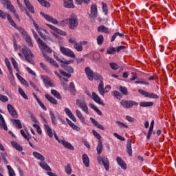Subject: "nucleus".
I'll return each mask as SVG.
<instances>
[{
    "label": "nucleus",
    "mask_w": 176,
    "mask_h": 176,
    "mask_svg": "<svg viewBox=\"0 0 176 176\" xmlns=\"http://www.w3.org/2000/svg\"><path fill=\"white\" fill-rule=\"evenodd\" d=\"M19 94H21V96H22V97H23L25 98V100H28V96H27V94H25V92H24V90H23V89L19 88Z\"/></svg>",
    "instance_id": "3c124183"
},
{
    "label": "nucleus",
    "mask_w": 176,
    "mask_h": 176,
    "mask_svg": "<svg viewBox=\"0 0 176 176\" xmlns=\"http://www.w3.org/2000/svg\"><path fill=\"white\" fill-rule=\"evenodd\" d=\"M98 15V10L97 8V4L94 3L91 6L89 17L90 19H96Z\"/></svg>",
    "instance_id": "9d476101"
},
{
    "label": "nucleus",
    "mask_w": 176,
    "mask_h": 176,
    "mask_svg": "<svg viewBox=\"0 0 176 176\" xmlns=\"http://www.w3.org/2000/svg\"><path fill=\"white\" fill-rule=\"evenodd\" d=\"M85 71L89 80H93V76L94 74L93 70H91V69H90L89 67H85Z\"/></svg>",
    "instance_id": "f3484780"
},
{
    "label": "nucleus",
    "mask_w": 176,
    "mask_h": 176,
    "mask_svg": "<svg viewBox=\"0 0 176 176\" xmlns=\"http://www.w3.org/2000/svg\"><path fill=\"white\" fill-rule=\"evenodd\" d=\"M111 69H114L115 71H116V69H119V66L118 65V64L115 63H111L109 64Z\"/></svg>",
    "instance_id": "e2e57ef3"
},
{
    "label": "nucleus",
    "mask_w": 176,
    "mask_h": 176,
    "mask_svg": "<svg viewBox=\"0 0 176 176\" xmlns=\"http://www.w3.org/2000/svg\"><path fill=\"white\" fill-rule=\"evenodd\" d=\"M33 35L39 46V47H42L43 50H45V52H47L48 53H52V49L47 45L46 43L43 42L41 38H39V36H38V34L36 32H33Z\"/></svg>",
    "instance_id": "f257e3e1"
},
{
    "label": "nucleus",
    "mask_w": 176,
    "mask_h": 176,
    "mask_svg": "<svg viewBox=\"0 0 176 176\" xmlns=\"http://www.w3.org/2000/svg\"><path fill=\"white\" fill-rule=\"evenodd\" d=\"M120 105H122L123 108L129 109L130 108H133V107H138V102L133 100H122L120 101Z\"/></svg>",
    "instance_id": "20e7f679"
},
{
    "label": "nucleus",
    "mask_w": 176,
    "mask_h": 176,
    "mask_svg": "<svg viewBox=\"0 0 176 176\" xmlns=\"http://www.w3.org/2000/svg\"><path fill=\"white\" fill-rule=\"evenodd\" d=\"M78 16L76 14H72L69 18V28L70 30H75L78 27Z\"/></svg>",
    "instance_id": "39448f33"
},
{
    "label": "nucleus",
    "mask_w": 176,
    "mask_h": 176,
    "mask_svg": "<svg viewBox=\"0 0 176 176\" xmlns=\"http://www.w3.org/2000/svg\"><path fill=\"white\" fill-rule=\"evenodd\" d=\"M5 5L7 6V9L10 10V12H12L14 13V16L15 18H16L19 21H20V18L19 17V14L16 12V10L14 9V6L12 4V2H10V0H6V3H4Z\"/></svg>",
    "instance_id": "6e6552de"
},
{
    "label": "nucleus",
    "mask_w": 176,
    "mask_h": 176,
    "mask_svg": "<svg viewBox=\"0 0 176 176\" xmlns=\"http://www.w3.org/2000/svg\"><path fill=\"white\" fill-rule=\"evenodd\" d=\"M54 136L55 137V139L56 140V141H58V142H59V144H62L63 145V146H65V148H66L67 149H69L70 151H74L75 148L72 146V145L69 143L68 142L65 141V140H63L58 138V136H57V133H56V131H54Z\"/></svg>",
    "instance_id": "423d86ee"
},
{
    "label": "nucleus",
    "mask_w": 176,
    "mask_h": 176,
    "mask_svg": "<svg viewBox=\"0 0 176 176\" xmlns=\"http://www.w3.org/2000/svg\"><path fill=\"white\" fill-rule=\"evenodd\" d=\"M8 16H9V14L4 12L3 11L0 10L1 19H3L5 20L6 19H8Z\"/></svg>",
    "instance_id": "6e6d98bb"
},
{
    "label": "nucleus",
    "mask_w": 176,
    "mask_h": 176,
    "mask_svg": "<svg viewBox=\"0 0 176 176\" xmlns=\"http://www.w3.org/2000/svg\"><path fill=\"white\" fill-rule=\"evenodd\" d=\"M96 41H97L98 45H102V43H104V36H102V35H99V36L97 37Z\"/></svg>",
    "instance_id": "de8ad7c7"
},
{
    "label": "nucleus",
    "mask_w": 176,
    "mask_h": 176,
    "mask_svg": "<svg viewBox=\"0 0 176 176\" xmlns=\"http://www.w3.org/2000/svg\"><path fill=\"white\" fill-rule=\"evenodd\" d=\"M42 6H45V8H50V3L45 1V0H37Z\"/></svg>",
    "instance_id": "49530a36"
},
{
    "label": "nucleus",
    "mask_w": 176,
    "mask_h": 176,
    "mask_svg": "<svg viewBox=\"0 0 176 176\" xmlns=\"http://www.w3.org/2000/svg\"><path fill=\"white\" fill-rule=\"evenodd\" d=\"M44 129L48 137H50V138H53V131L52 130V128L47 124H44Z\"/></svg>",
    "instance_id": "393cba45"
},
{
    "label": "nucleus",
    "mask_w": 176,
    "mask_h": 176,
    "mask_svg": "<svg viewBox=\"0 0 176 176\" xmlns=\"http://www.w3.org/2000/svg\"><path fill=\"white\" fill-rule=\"evenodd\" d=\"M116 162L123 170H126L127 168V165L124 163V161L120 158V157H117Z\"/></svg>",
    "instance_id": "4be33fe9"
},
{
    "label": "nucleus",
    "mask_w": 176,
    "mask_h": 176,
    "mask_svg": "<svg viewBox=\"0 0 176 176\" xmlns=\"http://www.w3.org/2000/svg\"><path fill=\"white\" fill-rule=\"evenodd\" d=\"M116 52V48H115L113 47H110L107 50V54H114Z\"/></svg>",
    "instance_id": "864d4df0"
},
{
    "label": "nucleus",
    "mask_w": 176,
    "mask_h": 176,
    "mask_svg": "<svg viewBox=\"0 0 176 176\" xmlns=\"http://www.w3.org/2000/svg\"><path fill=\"white\" fill-rule=\"evenodd\" d=\"M0 129H3L6 131H8V126L6 125L5 118H3L2 114H0Z\"/></svg>",
    "instance_id": "a211bd4d"
},
{
    "label": "nucleus",
    "mask_w": 176,
    "mask_h": 176,
    "mask_svg": "<svg viewBox=\"0 0 176 176\" xmlns=\"http://www.w3.org/2000/svg\"><path fill=\"white\" fill-rule=\"evenodd\" d=\"M65 171H66L67 174H71V173H72V168H71V165L67 164L65 166Z\"/></svg>",
    "instance_id": "69168bd1"
},
{
    "label": "nucleus",
    "mask_w": 176,
    "mask_h": 176,
    "mask_svg": "<svg viewBox=\"0 0 176 176\" xmlns=\"http://www.w3.org/2000/svg\"><path fill=\"white\" fill-rule=\"evenodd\" d=\"M60 50L61 53L64 54V56H67V57H71V58H75V57H76L75 53H74V52H72L69 48H66L65 47H60Z\"/></svg>",
    "instance_id": "1a4fd4ad"
},
{
    "label": "nucleus",
    "mask_w": 176,
    "mask_h": 176,
    "mask_svg": "<svg viewBox=\"0 0 176 176\" xmlns=\"http://www.w3.org/2000/svg\"><path fill=\"white\" fill-rule=\"evenodd\" d=\"M38 164L45 171H52V168L45 161L40 162Z\"/></svg>",
    "instance_id": "412c9836"
},
{
    "label": "nucleus",
    "mask_w": 176,
    "mask_h": 176,
    "mask_svg": "<svg viewBox=\"0 0 176 176\" xmlns=\"http://www.w3.org/2000/svg\"><path fill=\"white\" fill-rule=\"evenodd\" d=\"M98 91L100 93V94L102 96H104L105 93H108L109 91V90H106L104 89V82H102V80H101L99 85H98Z\"/></svg>",
    "instance_id": "dca6fc26"
},
{
    "label": "nucleus",
    "mask_w": 176,
    "mask_h": 176,
    "mask_svg": "<svg viewBox=\"0 0 176 176\" xmlns=\"http://www.w3.org/2000/svg\"><path fill=\"white\" fill-rule=\"evenodd\" d=\"M113 94L114 97L118 98V100H120L122 98V95L120 94V92H119L118 91H114L113 92Z\"/></svg>",
    "instance_id": "052dcab7"
},
{
    "label": "nucleus",
    "mask_w": 176,
    "mask_h": 176,
    "mask_svg": "<svg viewBox=\"0 0 176 176\" xmlns=\"http://www.w3.org/2000/svg\"><path fill=\"white\" fill-rule=\"evenodd\" d=\"M14 122L17 126V129H23V126L21 125V122L20 120H14Z\"/></svg>",
    "instance_id": "680f3d73"
},
{
    "label": "nucleus",
    "mask_w": 176,
    "mask_h": 176,
    "mask_svg": "<svg viewBox=\"0 0 176 176\" xmlns=\"http://www.w3.org/2000/svg\"><path fill=\"white\" fill-rule=\"evenodd\" d=\"M7 19L9 23L11 24L12 27H16V23H14V21H13V19H12V16H10V15H8Z\"/></svg>",
    "instance_id": "bf43d9fd"
},
{
    "label": "nucleus",
    "mask_w": 176,
    "mask_h": 176,
    "mask_svg": "<svg viewBox=\"0 0 176 176\" xmlns=\"http://www.w3.org/2000/svg\"><path fill=\"white\" fill-rule=\"evenodd\" d=\"M29 83L30 86L34 89V90H35L36 91H40L39 89H38V87H36L35 83H34L32 81H29Z\"/></svg>",
    "instance_id": "338daca9"
},
{
    "label": "nucleus",
    "mask_w": 176,
    "mask_h": 176,
    "mask_svg": "<svg viewBox=\"0 0 176 176\" xmlns=\"http://www.w3.org/2000/svg\"><path fill=\"white\" fill-rule=\"evenodd\" d=\"M98 32H104V34H109V30L104 25H100L98 28Z\"/></svg>",
    "instance_id": "72a5a7b5"
},
{
    "label": "nucleus",
    "mask_w": 176,
    "mask_h": 176,
    "mask_svg": "<svg viewBox=\"0 0 176 176\" xmlns=\"http://www.w3.org/2000/svg\"><path fill=\"white\" fill-rule=\"evenodd\" d=\"M6 65H7L8 69L10 72V75H11V76H13V70L12 69V66L10 65V62L8 61L6 63Z\"/></svg>",
    "instance_id": "13d9d810"
},
{
    "label": "nucleus",
    "mask_w": 176,
    "mask_h": 176,
    "mask_svg": "<svg viewBox=\"0 0 176 176\" xmlns=\"http://www.w3.org/2000/svg\"><path fill=\"white\" fill-rule=\"evenodd\" d=\"M24 3L27 8V9L30 12V13H35V10H34V7L32 5H31V3H30V1L28 0H24Z\"/></svg>",
    "instance_id": "5701e85b"
},
{
    "label": "nucleus",
    "mask_w": 176,
    "mask_h": 176,
    "mask_svg": "<svg viewBox=\"0 0 176 176\" xmlns=\"http://www.w3.org/2000/svg\"><path fill=\"white\" fill-rule=\"evenodd\" d=\"M41 16H43V17H44V19L45 20H47V21H50V23H52V24H58V21H57V19L53 18V16H51L48 14H46L43 12H41Z\"/></svg>",
    "instance_id": "4468645a"
},
{
    "label": "nucleus",
    "mask_w": 176,
    "mask_h": 176,
    "mask_svg": "<svg viewBox=\"0 0 176 176\" xmlns=\"http://www.w3.org/2000/svg\"><path fill=\"white\" fill-rule=\"evenodd\" d=\"M92 133L99 141H101V135L96 130H92Z\"/></svg>",
    "instance_id": "0e129e2a"
},
{
    "label": "nucleus",
    "mask_w": 176,
    "mask_h": 176,
    "mask_svg": "<svg viewBox=\"0 0 176 176\" xmlns=\"http://www.w3.org/2000/svg\"><path fill=\"white\" fill-rule=\"evenodd\" d=\"M76 113L78 119H80V120H81V122L84 123V124H86V120L85 119L83 114H82V112L79 109H76Z\"/></svg>",
    "instance_id": "bb28decb"
},
{
    "label": "nucleus",
    "mask_w": 176,
    "mask_h": 176,
    "mask_svg": "<svg viewBox=\"0 0 176 176\" xmlns=\"http://www.w3.org/2000/svg\"><path fill=\"white\" fill-rule=\"evenodd\" d=\"M22 53L28 63L32 64V58H34V54L28 47H25L22 49Z\"/></svg>",
    "instance_id": "7ed1b4c3"
},
{
    "label": "nucleus",
    "mask_w": 176,
    "mask_h": 176,
    "mask_svg": "<svg viewBox=\"0 0 176 176\" xmlns=\"http://www.w3.org/2000/svg\"><path fill=\"white\" fill-rule=\"evenodd\" d=\"M124 34L123 33H119V32H116L111 37V42H114L115 39H119V38H124Z\"/></svg>",
    "instance_id": "c85d7f7f"
},
{
    "label": "nucleus",
    "mask_w": 176,
    "mask_h": 176,
    "mask_svg": "<svg viewBox=\"0 0 176 176\" xmlns=\"http://www.w3.org/2000/svg\"><path fill=\"white\" fill-rule=\"evenodd\" d=\"M74 47L77 52H82L83 50V46H82V44L80 42L76 43Z\"/></svg>",
    "instance_id": "58836bf2"
},
{
    "label": "nucleus",
    "mask_w": 176,
    "mask_h": 176,
    "mask_svg": "<svg viewBox=\"0 0 176 176\" xmlns=\"http://www.w3.org/2000/svg\"><path fill=\"white\" fill-rule=\"evenodd\" d=\"M7 109L9 113L12 116V118H15V119H17V118H19V114L17 113V111H16V109H14V107L12 104H8L7 105Z\"/></svg>",
    "instance_id": "ddd939ff"
},
{
    "label": "nucleus",
    "mask_w": 176,
    "mask_h": 176,
    "mask_svg": "<svg viewBox=\"0 0 176 176\" xmlns=\"http://www.w3.org/2000/svg\"><path fill=\"white\" fill-rule=\"evenodd\" d=\"M59 72H60V75H62V76H64V78H71V76H72V74H69V73H67V72H66L65 71H64V70L60 69V70H59Z\"/></svg>",
    "instance_id": "c03bdc74"
},
{
    "label": "nucleus",
    "mask_w": 176,
    "mask_h": 176,
    "mask_svg": "<svg viewBox=\"0 0 176 176\" xmlns=\"http://www.w3.org/2000/svg\"><path fill=\"white\" fill-rule=\"evenodd\" d=\"M153 126H155V121L152 120L147 134V140H149V138H151V135H152V132L153 131Z\"/></svg>",
    "instance_id": "c9c22d12"
},
{
    "label": "nucleus",
    "mask_w": 176,
    "mask_h": 176,
    "mask_svg": "<svg viewBox=\"0 0 176 176\" xmlns=\"http://www.w3.org/2000/svg\"><path fill=\"white\" fill-rule=\"evenodd\" d=\"M33 156L40 162H45V157L36 151L33 152Z\"/></svg>",
    "instance_id": "cd10ccee"
},
{
    "label": "nucleus",
    "mask_w": 176,
    "mask_h": 176,
    "mask_svg": "<svg viewBox=\"0 0 176 176\" xmlns=\"http://www.w3.org/2000/svg\"><path fill=\"white\" fill-rule=\"evenodd\" d=\"M7 168L8 170L9 176H16V173H14V170L12 168V166H10V165H8Z\"/></svg>",
    "instance_id": "a18cd8bd"
},
{
    "label": "nucleus",
    "mask_w": 176,
    "mask_h": 176,
    "mask_svg": "<svg viewBox=\"0 0 176 176\" xmlns=\"http://www.w3.org/2000/svg\"><path fill=\"white\" fill-rule=\"evenodd\" d=\"M76 105L78 106V108H80L82 111L86 113V115H89V107H87V104L86 101H85L84 98H80L76 100Z\"/></svg>",
    "instance_id": "f03ea898"
},
{
    "label": "nucleus",
    "mask_w": 176,
    "mask_h": 176,
    "mask_svg": "<svg viewBox=\"0 0 176 176\" xmlns=\"http://www.w3.org/2000/svg\"><path fill=\"white\" fill-rule=\"evenodd\" d=\"M16 75L19 80H20L22 83V85H24V86H26V87H30V85L28 84V82L23 78H22L21 76L19 74V73H16Z\"/></svg>",
    "instance_id": "473e14b6"
},
{
    "label": "nucleus",
    "mask_w": 176,
    "mask_h": 176,
    "mask_svg": "<svg viewBox=\"0 0 176 176\" xmlns=\"http://www.w3.org/2000/svg\"><path fill=\"white\" fill-rule=\"evenodd\" d=\"M90 120L93 123V124L98 127V129H100V130H105V128L103 127V126L101 125V124L98 123V122L95 120L94 118H90Z\"/></svg>",
    "instance_id": "7c9ffc66"
},
{
    "label": "nucleus",
    "mask_w": 176,
    "mask_h": 176,
    "mask_svg": "<svg viewBox=\"0 0 176 176\" xmlns=\"http://www.w3.org/2000/svg\"><path fill=\"white\" fill-rule=\"evenodd\" d=\"M92 100L95 101L97 104H99V105H102V107H104L105 105V103L102 102V100H101V98L96 94V92H92Z\"/></svg>",
    "instance_id": "2eb2a0df"
},
{
    "label": "nucleus",
    "mask_w": 176,
    "mask_h": 176,
    "mask_svg": "<svg viewBox=\"0 0 176 176\" xmlns=\"http://www.w3.org/2000/svg\"><path fill=\"white\" fill-rule=\"evenodd\" d=\"M82 162L85 167H89V166H90V160H89V156H87V155H82Z\"/></svg>",
    "instance_id": "2f4dec72"
},
{
    "label": "nucleus",
    "mask_w": 176,
    "mask_h": 176,
    "mask_svg": "<svg viewBox=\"0 0 176 176\" xmlns=\"http://www.w3.org/2000/svg\"><path fill=\"white\" fill-rule=\"evenodd\" d=\"M66 120H67L69 126H70V127L74 129V130H76L77 131H79V130H80V128H79L78 126H76V124H74V122H72V121L69 120V119L66 118Z\"/></svg>",
    "instance_id": "f704fd0d"
},
{
    "label": "nucleus",
    "mask_w": 176,
    "mask_h": 176,
    "mask_svg": "<svg viewBox=\"0 0 176 176\" xmlns=\"http://www.w3.org/2000/svg\"><path fill=\"white\" fill-rule=\"evenodd\" d=\"M140 107H152L153 105V102H142L140 103Z\"/></svg>",
    "instance_id": "8fccbe9b"
},
{
    "label": "nucleus",
    "mask_w": 176,
    "mask_h": 176,
    "mask_svg": "<svg viewBox=\"0 0 176 176\" xmlns=\"http://www.w3.org/2000/svg\"><path fill=\"white\" fill-rule=\"evenodd\" d=\"M138 93H140V94H142V96H144V97H147L148 98H154L155 100L159 98V96L156 95V94L149 93L142 89H139Z\"/></svg>",
    "instance_id": "9b49d317"
},
{
    "label": "nucleus",
    "mask_w": 176,
    "mask_h": 176,
    "mask_svg": "<svg viewBox=\"0 0 176 176\" xmlns=\"http://www.w3.org/2000/svg\"><path fill=\"white\" fill-rule=\"evenodd\" d=\"M126 152L129 156H133V148L131 147V140L128 139L126 144Z\"/></svg>",
    "instance_id": "aec40b11"
},
{
    "label": "nucleus",
    "mask_w": 176,
    "mask_h": 176,
    "mask_svg": "<svg viewBox=\"0 0 176 176\" xmlns=\"http://www.w3.org/2000/svg\"><path fill=\"white\" fill-rule=\"evenodd\" d=\"M45 97L51 104H53L54 105H57V100L53 98V96L45 94Z\"/></svg>",
    "instance_id": "b1692460"
},
{
    "label": "nucleus",
    "mask_w": 176,
    "mask_h": 176,
    "mask_svg": "<svg viewBox=\"0 0 176 176\" xmlns=\"http://www.w3.org/2000/svg\"><path fill=\"white\" fill-rule=\"evenodd\" d=\"M42 79H43L45 85H47V86H50V87H54V85L53 83H52V80H50V78H49L48 77L42 76Z\"/></svg>",
    "instance_id": "a878e982"
},
{
    "label": "nucleus",
    "mask_w": 176,
    "mask_h": 176,
    "mask_svg": "<svg viewBox=\"0 0 176 176\" xmlns=\"http://www.w3.org/2000/svg\"><path fill=\"white\" fill-rule=\"evenodd\" d=\"M51 94H52V96H54V97H55L56 98H58V100H61V95L55 89L51 90Z\"/></svg>",
    "instance_id": "ea45409f"
},
{
    "label": "nucleus",
    "mask_w": 176,
    "mask_h": 176,
    "mask_svg": "<svg viewBox=\"0 0 176 176\" xmlns=\"http://www.w3.org/2000/svg\"><path fill=\"white\" fill-rule=\"evenodd\" d=\"M97 160L99 164L104 166L106 171H109V160H108L107 157L98 156Z\"/></svg>",
    "instance_id": "0eeeda50"
},
{
    "label": "nucleus",
    "mask_w": 176,
    "mask_h": 176,
    "mask_svg": "<svg viewBox=\"0 0 176 176\" xmlns=\"http://www.w3.org/2000/svg\"><path fill=\"white\" fill-rule=\"evenodd\" d=\"M67 24H69V19H65L61 21L60 23V25H61V27H65Z\"/></svg>",
    "instance_id": "774afa93"
},
{
    "label": "nucleus",
    "mask_w": 176,
    "mask_h": 176,
    "mask_svg": "<svg viewBox=\"0 0 176 176\" xmlns=\"http://www.w3.org/2000/svg\"><path fill=\"white\" fill-rule=\"evenodd\" d=\"M45 25H47V27H49V28H50V30H52V31H54V32H56V34L62 35L63 36H67V32L58 29L57 27L49 23H46Z\"/></svg>",
    "instance_id": "f8f14e48"
},
{
    "label": "nucleus",
    "mask_w": 176,
    "mask_h": 176,
    "mask_svg": "<svg viewBox=\"0 0 176 176\" xmlns=\"http://www.w3.org/2000/svg\"><path fill=\"white\" fill-rule=\"evenodd\" d=\"M50 115L51 116V120L53 124L56 126L57 124V120L56 119V115H54V113L52 111H50Z\"/></svg>",
    "instance_id": "79ce46f5"
},
{
    "label": "nucleus",
    "mask_w": 176,
    "mask_h": 176,
    "mask_svg": "<svg viewBox=\"0 0 176 176\" xmlns=\"http://www.w3.org/2000/svg\"><path fill=\"white\" fill-rule=\"evenodd\" d=\"M119 90L121 91L122 94H124V96H129V91H127V88L126 87L120 86Z\"/></svg>",
    "instance_id": "a19ab883"
},
{
    "label": "nucleus",
    "mask_w": 176,
    "mask_h": 176,
    "mask_svg": "<svg viewBox=\"0 0 176 176\" xmlns=\"http://www.w3.org/2000/svg\"><path fill=\"white\" fill-rule=\"evenodd\" d=\"M102 152V141L98 140V146H97V153L98 155H101Z\"/></svg>",
    "instance_id": "4c0bfd02"
},
{
    "label": "nucleus",
    "mask_w": 176,
    "mask_h": 176,
    "mask_svg": "<svg viewBox=\"0 0 176 176\" xmlns=\"http://www.w3.org/2000/svg\"><path fill=\"white\" fill-rule=\"evenodd\" d=\"M64 7L67 8V9H74L75 6H74V3L70 1L64 0Z\"/></svg>",
    "instance_id": "c756f323"
},
{
    "label": "nucleus",
    "mask_w": 176,
    "mask_h": 176,
    "mask_svg": "<svg viewBox=\"0 0 176 176\" xmlns=\"http://www.w3.org/2000/svg\"><path fill=\"white\" fill-rule=\"evenodd\" d=\"M65 69L66 72H68L70 74H74V67H72L71 66H65Z\"/></svg>",
    "instance_id": "603ef678"
},
{
    "label": "nucleus",
    "mask_w": 176,
    "mask_h": 176,
    "mask_svg": "<svg viewBox=\"0 0 176 176\" xmlns=\"http://www.w3.org/2000/svg\"><path fill=\"white\" fill-rule=\"evenodd\" d=\"M116 124L120 126V129H129V126L123 122H121L120 121H116Z\"/></svg>",
    "instance_id": "09e8293b"
},
{
    "label": "nucleus",
    "mask_w": 176,
    "mask_h": 176,
    "mask_svg": "<svg viewBox=\"0 0 176 176\" xmlns=\"http://www.w3.org/2000/svg\"><path fill=\"white\" fill-rule=\"evenodd\" d=\"M11 144L14 148H15V149H16V151H19V152L23 151V147L20 146V144H19L17 142L12 141L11 142Z\"/></svg>",
    "instance_id": "e433bc0d"
},
{
    "label": "nucleus",
    "mask_w": 176,
    "mask_h": 176,
    "mask_svg": "<svg viewBox=\"0 0 176 176\" xmlns=\"http://www.w3.org/2000/svg\"><path fill=\"white\" fill-rule=\"evenodd\" d=\"M11 61H12L14 68H15V69L17 72H19L20 70L19 69V64H17L16 59H14V58L12 57Z\"/></svg>",
    "instance_id": "37998d69"
},
{
    "label": "nucleus",
    "mask_w": 176,
    "mask_h": 176,
    "mask_svg": "<svg viewBox=\"0 0 176 176\" xmlns=\"http://www.w3.org/2000/svg\"><path fill=\"white\" fill-rule=\"evenodd\" d=\"M69 90H70L71 93H75V84H74V82H70L69 86Z\"/></svg>",
    "instance_id": "4d7b16f0"
},
{
    "label": "nucleus",
    "mask_w": 176,
    "mask_h": 176,
    "mask_svg": "<svg viewBox=\"0 0 176 176\" xmlns=\"http://www.w3.org/2000/svg\"><path fill=\"white\" fill-rule=\"evenodd\" d=\"M44 58L46 61H48V63H50V64H52V65H53L54 67H56V68H58V64L57 63V62H56V60H54V59L46 56L44 54Z\"/></svg>",
    "instance_id": "6ab92c4d"
},
{
    "label": "nucleus",
    "mask_w": 176,
    "mask_h": 176,
    "mask_svg": "<svg viewBox=\"0 0 176 176\" xmlns=\"http://www.w3.org/2000/svg\"><path fill=\"white\" fill-rule=\"evenodd\" d=\"M0 101L2 102H8V101H9V98L5 95L0 94Z\"/></svg>",
    "instance_id": "5fc2aeb1"
}]
</instances>
